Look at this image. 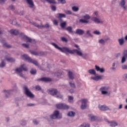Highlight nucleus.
Here are the masks:
<instances>
[{
    "mask_svg": "<svg viewBox=\"0 0 127 127\" xmlns=\"http://www.w3.org/2000/svg\"><path fill=\"white\" fill-rule=\"evenodd\" d=\"M22 46H23V47H25V48H29V45H28V44H22Z\"/></svg>",
    "mask_w": 127,
    "mask_h": 127,
    "instance_id": "obj_57",
    "label": "nucleus"
},
{
    "mask_svg": "<svg viewBox=\"0 0 127 127\" xmlns=\"http://www.w3.org/2000/svg\"><path fill=\"white\" fill-rule=\"evenodd\" d=\"M124 78H125V79H127V73L125 74L124 75Z\"/></svg>",
    "mask_w": 127,
    "mask_h": 127,
    "instance_id": "obj_64",
    "label": "nucleus"
},
{
    "mask_svg": "<svg viewBox=\"0 0 127 127\" xmlns=\"http://www.w3.org/2000/svg\"><path fill=\"white\" fill-rule=\"evenodd\" d=\"M88 73L91 74V75H94V76H97V73L96 72V70L94 69H90L88 70Z\"/></svg>",
    "mask_w": 127,
    "mask_h": 127,
    "instance_id": "obj_27",
    "label": "nucleus"
},
{
    "mask_svg": "<svg viewBox=\"0 0 127 127\" xmlns=\"http://www.w3.org/2000/svg\"><path fill=\"white\" fill-rule=\"evenodd\" d=\"M33 24L36 27H38V28H41V29L44 28V27H46V28H48V27H49V24H46L45 25H39L36 22H33Z\"/></svg>",
    "mask_w": 127,
    "mask_h": 127,
    "instance_id": "obj_12",
    "label": "nucleus"
},
{
    "mask_svg": "<svg viewBox=\"0 0 127 127\" xmlns=\"http://www.w3.org/2000/svg\"><path fill=\"white\" fill-rule=\"evenodd\" d=\"M81 102V105L80 106L81 110H85L87 108V103H88V100L86 99H83L80 100Z\"/></svg>",
    "mask_w": 127,
    "mask_h": 127,
    "instance_id": "obj_8",
    "label": "nucleus"
},
{
    "mask_svg": "<svg viewBox=\"0 0 127 127\" xmlns=\"http://www.w3.org/2000/svg\"><path fill=\"white\" fill-rule=\"evenodd\" d=\"M107 123H108L110 127H118V123H117V122L115 121H109L107 120Z\"/></svg>",
    "mask_w": 127,
    "mask_h": 127,
    "instance_id": "obj_15",
    "label": "nucleus"
},
{
    "mask_svg": "<svg viewBox=\"0 0 127 127\" xmlns=\"http://www.w3.org/2000/svg\"><path fill=\"white\" fill-rule=\"evenodd\" d=\"M5 66V63H4V60H1V62L0 64V68H2Z\"/></svg>",
    "mask_w": 127,
    "mask_h": 127,
    "instance_id": "obj_40",
    "label": "nucleus"
},
{
    "mask_svg": "<svg viewBox=\"0 0 127 127\" xmlns=\"http://www.w3.org/2000/svg\"><path fill=\"white\" fill-rule=\"evenodd\" d=\"M118 42L119 45L121 46H123L124 44H125V40H124V38H122L118 39Z\"/></svg>",
    "mask_w": 127,
    "mask_h": 127,
    "instance_id": "obj_26",
    "label": "nucleus"
},
{
    "mask_svg": "<svg viewBox=\"0 0 127 127\" xmlns=\"http://www.w3.org/2000/svg\"><path fill=\"white\" fill-rule=\"evenodd\" d=\"M68 77L70 80H73V79H74V75L72 71H68Z\"/></svg>",
    "mask_w": 127,
    "mask_h": 127,
    "instance_id": "obj_31",
    "label": "nucleus"
},
{
    "mask_svg": "<svg viewBox=\"0 0 127 127\" xmlns=\"http://www.w3.org/2000/svg\"><path fill=\"white\" fill-rule=\"evenodd\" d=\"M56 107L57 109H59L60 110H68L70 108L69 106L64 103L57 104Z\"/></svg>",
    "mask_w": 127,
    "mask_h": 127,
    "instance_id": "obj_7",
    "label": "nucleus"
},
{
    "mask_svg": "<svg viewBox=\"0 0 127 127\" xmlns=\"http://www.w3.org/2000/svg\"><path fill=\"white\" fill-rule=\"evenodd\" d=\"M69 83L71 88H76V86H75V84L74 83L72 82H69Z\"/></svg>",
    "mask_w": 127,
    "mask_h": 127,
    "instance_id": "obj_53",
    "label": "nucleus"
},
{
    "mask_svg": "<svg viewBox=\"0 0 127 127\" xmlns=\"http://www.w3.org/2000/svg\"><path fill=\"white\" fill-rule=\"evenodd\" d=\"M9 32L11 34H13V35H18V34H19V32L16 29H11Z\"/></svg>",
    "mask_w": 127,
    "mask_h": 127,
    "instance_id": "obj_21",
    "label": "nucleus"
},
{
    "mask_svg": "<svg viewBox=\"0 0 127 127\" xmlns=\"http://www.w3.org/2000/svg\"><path fill=\"white\" fill-rule=\"evenodd\" d=\"M36 69H32L30 71V73L32 75H35V74H36Z\"/></svg>",
    "mask_w": 127,
    "mask_h": 127,
    "instance_id": "obj_47",
    "label": "nucleus"
},
{
    "mask_svg": "<svg viewBox=\"0 0 127 127\" xmlns=\"http://www.w3.org/2000/svg\"><path fill=\"white\" fill-rule=\"evenodd\" d=\"M5 60L7 61V62H14L15 61V59L12 58H5Z\"/></svg>",
    "mask_w": 127,
    "mask_h": 127,
    "instance_id": "obj_29",
    "label": "nucleus"
},
{
    "mask_svg": "<svg viewBox=\"0 0 127 127\" xmlns=\"http://www.w3.org/2000/svg\"><path fill=\"white\" fill-rule=\"evenodd\" d=\"M99 90L102 95H110L112 92L110 87L107 86H102Z\"/></svg>",
    "mask_w": 127,
    "mask_h": 127,
    "instance_id": "obj_2",
    "label": "nucleus"
},
{
    "mask_svg": "<svg viewBox=\"0 0 127 127\" xmlns=\"http://www.w3.org/2000/svg\"><path fill=\"white\" fill-rule=\"evenodd\" d=\"M79 22L81 23H89V21L84 19H79Z\"/></svg>",
    "mask_w": 127,
    "mask_h": 127,
    "instance_id": "obj_35",
    "label": "nucleus"
},
{
    "mask_svg": "<svg viewBox=\"0 0 127 127\" xmlns=\"http://www.w3.org/2000/svg\"><path fill=\"white\" fill-rule=\"evenodd\" d=\"M73 100H74V97L73 96H68V102L69 103H73Z\"/></svg>",
    "mask_w": 127,
    "mask_h": 127,
    "instance_id": "obj_42",
    "label": "nucleus"
},
{
    "mask_svg": "<svg viewBox=\"0 0 127 127\" xmlns=\"http://www.w3.org/2000/svg\"><path fill=\"white\" fill-rule=\"evenodd\" d=\"M32 54H33V55H36V56H37V55H38V53L36 52H32Z\"/></svg>",
    "mask_w": 127,
    "mask_h": 127,
    "instance_id": "obj_61",
    "label": "nucleus"
},
{
    "mask_svg": "<svg viewBox=\"0 0 127 127\" xmlns=\"http://www.w3.org/2000/svg\"><path fill=\"white\" fill-rule=\"evenodd\" d=\"M65 13H66V14L69 15H71L72 14H73V13L72 12V11L69 10H66L64 11Z\"/></svg>",
    "mask_w": 127,
    "mask_h": 127,
    "instance_id": "obj_38",
    "label": "nucleus"
},
{
    "mask_svg": "<svg viewBox=\"0 0 127 127\" xmlns=\"http://www.w3.org/2000/svg\"><path fill=\"white\" fill-rule=\"evenodd\" d=\"M66 30L69 32V33H73V30L72 29V27L69 26L66 28Z\"/></svg>",
    "mask_w": 127,
    "mask_h": 127,
    "instance_id": "obj_34",
    "label": "nucleus"
},
{
    "mask_svg": "<svg viewBox=\"0 0 127 127\" xmlns=\"http://www.w3.org/2000/svg\"><path fill=\"white\" fill-rule=\"evenodd\" d=\"M82 18H84L85 20H89V19L91 18V17H90L89 14H85V15L82 16Z\"/></svg>",
    "mask_w": 127,
    "mask_h": 127,
    "instance_id": "obj_32",
    "label": "nucleus"
},
{
    "mask_svg": "<svg viewBox=\"0 0 127 127\" xmlns=\"http://www.w3.org/2000/svg\"><path fill=\"white\" fill-rule=\"evenodd\" d=\"M27 3L29 5V7L30 8H34V3H33V0H26Z\"/></svg>",
    "mask_w": 127,
    "mask_h": 127,
    "instance_id": "obj_17",
    "label": "nucleus"
},
{
    "mask_svg": "<svg viewBox=\"0 0 127 127\" xmlns=\"http://www.w3.org/2000/svg\"><path fill=\"white\" fill-rule=\"evenodd\" d=\"M39 81H43L44 82H50L51 78L49 77H43L39 79Z\"/></svg>",
    "mask_w": 127,
    "mask_h": 127,
    "instance_id": "obj_23",
    "label": "nucleus"
},
{
    "mask_svg": "<svg viewBox=\"0 0 127 127\" xmlns=\"http://www.w3.org/2000/svg\"><path fill=\"white\" fill-rule=\"evenodd\" d=\"M21 126H25L26 125V121L24 120L22 121V123H21Z\"/></svg>",
    "mask_w": 127,
    "mask_h": 127,
    "instance_id": "obj_60",
    "label": "nucleus"
},
{
    "mask_svg": "<svg viewBox=\"0 0 127 127\" xmlns=\"http://www.w3.org/2000/svg\"><path fill=\"white\" fill-rule=\"evenodd\" d=\"M51 119L53 120H56V119H61L62 118V115H60L59 111H55L54 114L50 116Z\"/></svg>",
    "mask_w": 127,
    "mask_h": 127,
    "instance_id": "obj_5",
    "label": "nucleus"
},
{
    "mask_svg": "<svg viewBox=\"0 0 127 127\" xmlns=\"http://www.w3.org/2000/svg\"><path fill=\"white\" fill-rule=\"evenodd\" d=\"M23 38L24 40H26V42H29L30 43H33V44H35V43H36L35 40L32 39L30 37H27L26 35H24Z\"/></svg>",
    "mask_w": 127,
    "mask_h": 127,
    "instance_id": "obj_9",
    "label": "nucleus"
},
{
    "mask_svg": "<svg viewBox=\"0 0 127 127\" xmlns=\"http://www.w3.org/2000/svg\"><path fill=\"white\" fill-rule=\"evenodd\" d=\"M80 127H90V124L83 123L82 125L80 126Z\"/></svg>",
    "mask_w": 127,
    "mask_h": 127,
    "instance_id": "obj_46",
    "label": "nucleus"
},
{
    "mask_svg": "<svg viewBox=\"0 0 127 127\" xmlns=\"http://www.w3.org/2000/svg\"><path fill=\"white\" fill-rule=\"evenodd\" d=\"M93 17H98V16H99L98 11L94 12L93 14Z\"/></svg>",
    "mask_w": 127,
    "mask_h": 127,
    "instance_id": "obj_51",
    "label": "nucleus"
},
{
    "mask_svg": "<svg viewBox=\"0 0 127 127\" xmlns=\"http://www.w3.org/2000/svg\"><path fill=\"white\" fill-rule=\"evenodd\" d=\"M119 5L121 6V7L124 9V10H127V5H126V0H121L119 4Z\"/></svg>",
    "mask_w": 127,
    "mask_h": 127,
    "instance_id": "obj_13",
    "label": "nucleus"
},
{
    "mask_svg": "<svg viewBox=\"0 0 127 127\" xmlns=\"http://www.w3.org/2000/svg\"><path fill=\"white\" fill-rule=\"evenodd\" d=\"M50 7L53 11H56V9H57V8H56V6L54 5H51Z\"/></svg>",
    "mask_w": 127,
    "mask_h": 127,
    "instance_id": "obj_44",
    "label": "nucleus"
},
{
    "mask_svg": "<svg viewBox=\"0 0 127 127\" xmlns=\"http://www.w3.org/2000/svg\"><path fill=\"white\" fill-rule=\"evenodd\" d=\"M11 91L12 90H4L3 91V93L5 95V97L6 98H8V97L10 95V93L11 92Z\"/></svg>",
    "mask_w": 127,
    "mask_h": 127,
    "instance_id": "obj_24",
    "label": "nucleus"
},
{
    "mask_svg": "<svg viewBox=\"0 0 127 127\" xmlns=\"http://www.w3.org/2000/svg\"><path fill=\"white\" fill-rule=\"evenodd\" d=\"M90 32H91V31H90V30H87V31H86V34H88V35L89 36L92 37V36H93L92 35V34H91Z\"/></svg>",
    "mask_w": 127,
    "mask_h": 127,
    "instance_id": "obj_58",
    "label": "nucleus"
},
{
    "mask_svg": "<svg viewBox=\"0 0 127 127\" xmlns=\"http://www.w3.org/2000/svg\"><path fill=\"white\" fill-rule=\"evenodd\" d=\"M9 8H10V9H11V10H12V11H14L15 8L14 7V6H13V5H10L9 6Z\"/></svg>",
    "mask_w": 127,
    "mask_h": 127,
    "instance_id": "obj_52",
    "label": "nucleus"
},
{
    "mask_svg": "<svg viewBox=\"0 0 127 127\" xmlns=\"http://www.w3.org/2000/svg\"><path fill=\"white\" fill-rule=\"evenodd\" d=\"M88 117L91 122H95V121H97V120H98V117L96 116H94L93 114H89L88 115Z\"/></svg>",
    "mask_w": 127,
    "mask_h": 127,
    "instance_id": "obj_19",
    "label": "nucleus"
},
{
    "mask_svg": "<svg viewBox=\"0 0 127 127\" xmlns=\"http://www.w3.org/2000/svg\"><path fill=\"white\" fill-rule=\"evenodd\" d=\"M72 10L74 11L75 12H77V11H79V7H77L76 6H73L71 8Z\"/></svg>",
    "mask_w": 127,
    "mask_h": 127,
    "instance_id": "obj_33",
    "label": "nucleus"
},
{
    "mask_svg": "<svg viewBox=\"0 0 127 127\" xmlns=\"http://www.w3.org/2000/svg\"><path fill=\"white\" fill-rule=\"evenodd\" d=\"M6 0H0V3L1 4L4 3Z\"/></svg>",
    "mask_w": 127,
    "mask_h": 127,
    "instance_id": "obj_63",
    "label": "nucleus"
},
{
    "mask_svg": "<svg viewBox=\"0 0 127 127\" xmlns=\"http://www.w3.org/2000/svg\"><path fill=\"white\" fill-rule=\"evenodd\" d=\"M94 34H96V35H100V34H101V32H100V31H94L93 32Z\"/></svg>",
    "mask_w": 127,
    "mask_h": 127,
    "instance_id": "obj_55",
    "label": "nucleus"
},
{
    "mask_svg": "<svg viewBox=\"0 0 127 127\" xmlns=\"http://www.w3.org/2000/svg\"><path fill=\"white\" fill-rule=\"evenodd\" d=\"M95 69L97 72H100V73H104L105 72V68L104 67H100V66L96 65H95Z\"/></svg>",
    "mask_w": 127,
    "mask_h": 127,
    "instance_id": "obj_18",
    "label": "nucleus"
},
{
    "mask_svg": "<svg viewBox=\"0 0 127 127\" xmlns=\"http://www.w3.org/2000/svg\"><path fill=\"white\" fill-rule=\"evenodd\" d=\"M22 58L24 60H26L27 61L29 62V63H32V64L36 65V66H38V63L36 60H34L30 58V57H28L27 55H23L22 56Z\"/></svg>",
    "mask_w": 127,
    "mask_h": 127,
    "instance_id": "obj_3",
    "label": "nucleus"
},
{
    "mask_svg": "<svg viewBox=\"0 0 127 127\" xmlns=\"http://www.w3.org/2000/svg\"><path fill=\"white\" fill-rule=\"evenodd\" d=\"M0 42H1L3 44V46H4L5 47H6L7 48H10L11 46L10 45H8L6 43H4V42L2 41V40H0Z\"/></svg>",
    "mask_w": 127,
    "mask_h": 127,
    "instance_id": "obj_30",
    "label": "nucleus"
},
{
    "mask_svg": "<svg viewBox=\"0 0 127 127\" xmlns=\"http://www.w3.org/2000/svg\"><path fill=\"white\" fill-rule=\"evenodd\" d=\"M63 97V96H62L61 94L58 93V92H57V98H58V99H62Z\"/></svg>",
    "mask_w": 127,
    "mask_h": 127,
    "instance_id": "obj_48",
    "label": "nucleus"
},
{
    "mask_svg": "<svg viewBox=\"0 0 127 127\" xmlns=\"http://www.w3.org/2000/svg\"><path fill=\"white\" fill-rule=\"evenodd\" d=\"M74 47H76V48H77V49H73L72 50H77L78 52H79V54H80V55H78L77 52H74L73 53V54H74V53H76V54H77L78 56H80V57H82V56H83V53H82V52H81V49H80V48H79V46H78V45H74Z\"/></svg>",
    "mask_w": 127,
    "mask_h": 127,
    "instance_id": "obj_14",
    "label": "nucleus"
},
{
    "mask_svg": "<svg viewBox=\"0 0 127 127\" xmlns=\"http://www.w3.org/2000/svg\"><path fill=\"white\" fill-rule=\"evenodd\" d=\"M58 2L62 3V4H64L66 2L65 0H58Z\"/></svg>",
    "mask_w": 127,
    "mask_h": 127,
    "instance_id": "obj_50",
    "label": "nucleus"
},
{
    "mask_svg": "<svg viewBox=\"0 0 127 127\" xmlns=\"http://www.w3.org/2000/svg\"><path fill=\"white\" fill-rule=\"evenodd\" d=\"M45 0L48 2H49V3H53L54 4H56L57 3V2L54 1V0Z\"/></svg>",
    "mask_w": 127,
    "mask_h": 127,
    "instance_id": "obj_39",
    "label": "nucleus"
},
{
    "mask_svg": "<svg viewBox=\"0 0 127 127\" xmlns=\"http://www.w3.org/2000/svg\"><path fill=\"white\" fill-rule=\"evenodd\" d=\"M33 124L34 125H38V122L36 120H33Z\"/></svg>",
    "mask_w": 127,
    "mask_h": 127,
    "instance_id": "obj_62",
    "label": "nucleus"
},
{
    "mask_svg": "<svg viewBox=\"0 0 127 127\" xmlns=\"http://www.w3.org/2000/svg\"><path fill=\"white\" fill-rule=\"evenodd\" d=\"M14 13L16 14H19V15H23L24 14V11H21L19 13L17 11H15Z\"/></svg>",
    "mask_w": 127,
    "mask_h": 127,
    "instance_id": "obj_41",
    "label": "nucleus"
},
{
    "mask_svg": "<svg viewBox=\"0 0 127 127\" xmlns=\"http://www.w3.org/2000/svg\"><path fill=\"white\" fill-rule=\"evenodd\" d=\"M62 75V72L61 71H58L55 73V76H57L58 78Z\"/></svg>",
    "mask_w": 127,
    "mask_h": 127,
    "instance_id": "obj_45",
    "label": "nucleus"
},
{
    "mask_svg": "<svg viewBox=\"0 0 127 127\" xmlns=\"http://www.w3.org/2000/svg\"><path fill=\"white\" fill-rule=\"evenodd\" d=\"M51 44L53 45V46H54V47H55L56 49H58V50H60V51H61V52L65 53L66 55H68V53H69L70 54H73V53H74V52H76V53L78 55H80V53H79V52H78L76 50H70L68 48L66 47L61 48L55 43H51Z\"/></svg>",
    "mask_w": 127,
    "mask_h": 127,
    "instance_id": "obj_1",
    "label": "nucleus"
},
{
    "mask_svg": "<svg viewBox=\"0 0 127 127\" xmlns=\"http://www.w3.org/2000/svg\"><path fill=\"white\" fill-rule=\"evenodd\" d=\"M99 109L101 111H108V110H110V108L106 105L99 106Z\"/></svg>",
    "mask_w": 127,
    "mask_h": 127,
    "instance_id": "obj_20",
    "label": "nucleus"
},
{
    "mask_svg": "<svg viewBox=\"0 0 127 127\" xmlns=\"http://www.w3.org/2000/svg\"><path fill=\"white\" fill-rule=\"evenodd\" d=\"M24 91L25 92V94L26 95L27 97H28L29 98H31V99H32L34 98V95L30 91H29V89L27 87V86H25L23 87Z\"/></svg>",
    "mask_w": 127,
    "mask_h": 127,
    "instance_id": "obj_4",
    "label": "nucleus"
},
{
    "mask_svg": "<svg viewBox=\"0 0 127 127\" xmlns=\"http://www.w3.org/2000/svg\"><path fill=\"white\" fill-rule=\"evenodd\" d=\"M47 92L48 93V94H50V95H51L52 96H55L57 94V93H58V91L56 89L51 88V89H48Z\"/></svg>",
    "mask_w": 127,
    "mask_h": 127,
    "instance_id": "obj_10",
    "label": "nucleus"
},
{
    "mask_svg": "<svg viewBox=\"0 0 127 127\" xmlns=\"http://www.w3.org/2000/svg\"><path fill=\"white\" fill-rule=\"evenodd\" d=\"M61 39L62 41H63V42H67L68 41V40H67V39L64 37H61Z\"/></svg>",
    "mask_w": 127,
    "mask_h": 127,
    "instance_id": "obj_49",
    "label": "nucleus"
},
{
    "mask_svg": "<svg viewBox=\"0 0 127 127\" xmlns=\"http://www.w3.org/2000/svg\"><path fill=\"white\" fill-rule=\"evenodd\" d=\"M53 23L55 25H58V21L57 20H54Z\"/></svg>",
    "mask_w": 127,
    "mask_h": 127,
    "instance_id": "obj_59",
    "label": "nucleus"
},
{
    "mask_svg": "<svg viewBox=\"0 0 127 127\" xmlns=\"http://www.w3.org/2000/svg\"><path fill=\"white\" fill-rule=\"evenodd\" d=\"M57 17L59 18V19L61 20L62 17H66V15L63 13H58L57 14Z\"/></svg>",
    "mask_w": 127,
    "mask_h": 127,
    "instance_id": "obj_25",
    "label": "nucleus"
},
{
    "mask_svg": "<svg viewBox=\"0 0 127 127\" xmlns=\"http://www.w3.org/2000/svg\"><path fill=\"white\" fill-rule=\"evenodd\" d=\"M122 69H123V70H127V64H123L122 66Z\"/></svg>",
    "mask_w": 127,
    "mask_h": 127,
    "instance_id": "obj_54",
    "label": "nucleus"
},
{
    "mask_svg": "<svg viewBox=\"0 0 127 127\" xmlns=\"http://www.w3.org/2000/svg\"><path fill=\"white\" fill-rule=\"evenodd\" d=\"M14 71L16 73L18 74L19 73H21L22 71H27V67H26L25 64H22L20 67L14 69Z\"/></svg>",
    "mask_w": 127,
    "mask_h": 127,
    "instance_id": "obj_6",
    "label": "nucleus"
},
{
    "mask_svg": "<svg viewBox=\"0 0 127 127\" xmlns=\"http://www.w3.org/2000/svg\"><path fill=\"white\" fill-rule=\"evenodd\" d=\"M67 25V23L65 21L61 23V26L62 27V28H64L65 26H66V25Z\"/></svg>",
    "mask_w": 127,
    "mask_h": 127,
    "instance_id": "obj_43",
    "label": "nucleus"
},
{
    "mask_svg": "<svg viewBox=\"0 0 127 127\" xmlns=\"http://www.w3.org/2000/svg\"><path fill=\"white\" fill-rule=\"evenodd\" d=\"M36 91H40L41 90V87L39 85H37L35 87Z\"/></svg>",
    "mask_w": 127,
    "mask_h": 127,
    "instance_id": "obj_56",
    "label": "nucleus"
},
{
    "mask_svg": "<svg viewBox=\"0 0 127 127\" xmlns=\"http://www.w3.org/2000/svg\"><path fill=\"white\" fill-rule=\"evenodd\" d=\"M103 77V75H97L96 76H92L91 79L94 81H99V80H102Z\"/></svg>",
    "mask_w": 127,
    "mask_h": 127,
    "instance_id": "obj_16",
    "label": "nucleus"
},
{
    "mask_svg": "<svg viewBox=\"0 0 127 127\" xmlns=\"http://www.w3.org/2000/svg\"><path fill=\"white\" fill-rule=\"evenodd\" d=\"M67 116L68 117H74V116H75V112L73 111L69 112L67 114Z\"/></svg>",
    "mask_w": 127,
    "mask_h": 127,
    "instance_id": "obj_37",
    "label": "nucleus"
},
{
    "mask_svg": "<svg viewBox=\"0 0 127 127\" xmlns=\"http://www.w3.org/2000/svg\"><path fill=\"white\" fill-rule=\"evenodd\" d=\"M84 32V30L80 29H77L76 30L75 33L76 34H78V35H83Z\"/></svg>",
    "mask_w": 127,
    "mask_h": 127,
    "instance_id": "obj_22",
    "label": "nucleus"
},
{
    "mask_svg": "<svg viewBox=\"0 0 127 127\" xmlns=\"http://www.w3.org/2000/svg\"><path fill=\"white\" fill-rule=\"evenodd\" d=\"M91 20L94 21L95 23H103L104 22V19H100L96 17H92Z\"/></svg>",
    "mask_w": 127,
    "mask_h": 127,
    "instance_id": "obj_11",
    "label": "nucleus"
},
{
    "mask_svg": "<svg viewBox=\"0 0 127 127\" xmlns=\"http://www.w3.org/2000/svg\"><path fill=\"white\" fill-rule=\"evenodd\" d=\"M99 43L100 44H102V45H105V44L106 43V41L105 40L101 39L98 41Z\"/></svg>",
    "mask_w": 127,
    "mask_h": 127,
    "instance_id": "obj_36",
    "label": "nucleus"
},
{
    "mask_svg": "<svg viewBox=\"0 0 127 127\" xmlns=\"http://www.w3.org/2000/svg\"><path fill=\"white\" fill-rule=\"evenodd\" d=\"M10 23L11 24H12L13 25H16V26H20V25L19 24H17V22H16V20H11L10 21Z\"/></svg>",
    "mask_w": 127,
    "mask_h": 127,
    "instance_id": "obj_28",
    "label": "nucleus"
}]
</instances>
